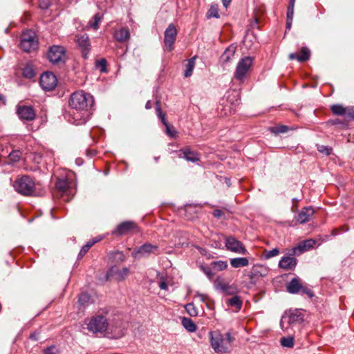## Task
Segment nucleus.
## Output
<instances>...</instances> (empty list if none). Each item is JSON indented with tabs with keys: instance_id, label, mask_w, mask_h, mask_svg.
Returning a JSON list of instances; mask_svg holds the SVG:
<instances>
[{
	"instance_id": "64",
	"label": "nucleus",
	"mask_w": 354,
	"mask_h": 354,
	"mask_svg": "<svg viewBox=\"0 0 354 354\" xmlns=\"http://www.w3.org/2000/svg\"><path fill=\"white\" fill-rule=\"evenodd\" d=\"M295 0H290L288 6H295Z\"/></svg>"
},
{
	"instance_id": "1",
	"label": "nucleus",
	"mask_w": 354,
	"mask_h": 354,
	"mask_svg": "<svg viewBox=\"0 0 354 354\" xmlns=\"http://www.w3.org/2000/svg\"><path fill=\"white\" fill-rule=\"evenodd\" d=\"M210 344L214 351L218 354L227 353L234 337L230 332L222 334L219 331H210L209 333Z\"/></svg>"
},
{
	"instance_id": "11",
	"label": "nucleus",
	"mask_w": 354,
	"mask_h": 354,
	"mask_svg": "<svg viewBox=\"0 0 354 354\" xmlns=\"http://www.w3.org/2000/svg\"><path fill=\"white\" fill-rule=\"evenodd\" d=\"M225 246L231 252L245 254L247 250L243 244L234 236H228L225 239Z\"/></svg>"
},
{
	"instance_id": "24",
	"label": "nucleus",
	"mask_w": 354,
	"mask_h": 354,
	"mask_svg": "<svg viewBox=\"0 0 354 354\" xmlns=\"http://www.w3.org/2000/svg\"><path fill=\"white\" fill-rule=\"evenodd\" d=\"M301 284L299 278H293L286 286L287 291L290 294H297L300 292Z\"/></svg>"
},
{
	"instance_id": "3",
	"label": "nucleus",
	"mask_w": 354,
	"mask_h": 354,
	"mask_svg": "<svg viewBox=\"0 0 354 354\" xmlns=\"http://www.w3.org/2000/svg\"><path fill=\"white\" fill-rule=\"evenodd\" d=\"M304 321V313L302 309H294L286 311L282 316L280 326L283 330L289 326L301 324Z\"/></svg>"
},
{
	"instance_id": "39",
	"label": "nucleus",
	"mask_w": 354,
	"mask_h": 354,
	"mask_svg": "<svg viewBox=\"0 0 354 354\" xmlns=\"http://www.w3.org/2000/svg\"><path fill=\"white\" fill-rule=\"evenodd\" d=\"M207 17L208 18H210V17L218 18L219 17L218 8L217 5H212L210 6V8L209 9V10L207 13Z\"/></svg>"
},
{
	"instance_id": "40",
	"label": "nucleus",
	"mask_w": 354,
	"mask_h": 354,
	"mask_svg": "<svg viewBox=\"0 0 354 354\" xmlns=\"http://www.w3.org/2000/svg\"><path fill=\"white\" fill-rule=\"evenodd\" d=\"M90 299L91 297L87 292H82L79 296L78 302L80 305L84 306L89 302Z\"/></svg>"
},
{
	"instance_id": "13",
	"label": "nucleus",
	"mask_w": 354,
	"mask_h": 354,
	"mask_svg": "<svg viewBox=\"0 0 354 354\" xmlns=\"http://www.w3.org/2000/svg\"><path fill=\"white\" fill-rule=\"evenodd\" d=\"M75 42L80 48L84 59L88 57L91 50L88 36L86 34H79L75 36Z\"/></svg>"
},
{
	"instance_id": "33",
	"label": "nucleus",
	"mask_w": 354,
	"mask_h": 354,
	"mask_svg": "<svg viewBox=\"0 0 354 354\" xmlns=\"http://www.w3.org/2000/svg\"><path fill=\"white\" fill-rule=\"evenodd\" d=\"M102 19V15L100 13H96L93 17V19L88 22V26L94 30H97Z\"/></svg>"
},
{
	"instance_id": "23",
	"label": "nucleus",
	"mask_w": 354,
	"mask_h": 354,
	"mask_svg": "<svg viewBox=\"0 0 354 354\" xmlns=\"http://www.w3.org/2000/svg\"><path fill=\"white\" fill-rule=\"evenodd\" d=\"M236 50V46L234 45H230L229 47H227L221 56V62L223 64L230 62L234 57Z\"/></svg>"
},
{
	"instance_id": "9",
	"label": "nucleus",
	"mask_w": 354,
	"mask_h": 354,
	"mask_svg": "<svg viewBox=\"0 0 354 354\" xmlns=\"http://www.w3.org/2000/svg\"><path fill=\"white\" fill-rule=\"evenodd\" d=\"M68 121L75 125L85 124L88 120L89 113L86 110L76 111L71 109L68 113Z\"/></svg>"
},
{
	"instance_id": "51",
	"label": "nucleus",
	"mask_w": 354,
	"mask_h": 354,
	"mask_svg": "<svg viewBox=\"0 0 354 354\" xmlns=\"http://www.w3.org/2000/svg\"><path fill=\"white\" fill-rule=\"evenodd\" d=\"M52 0H39V6L41 9H48L51 4Z\"/></svg>"
},
{
	"instance_id": "43",
	"label": "nucleus",
	"mask_w": 354,
	"mask_h": 354,
	"mask_svg": "<svg viewBox=\"0 0 354 354\" xmlns=\"http://www.w3.org/2000/svg\"><path fill=\"white\" fill-rule=\"evenodd\" d=\"M21 155V153L19 151H12L9 154V158L12 162H16L19 160Z\"/></svg>"
},
{
	"instance_id": "4",
	"label": "nucleus",
	"mask_w": 354,
	"mask_h": 354,
	"mask_svg": "<svg viewBox=\"0 0 354 354\" xmlns=\"http://www.w3.org/2000/svg\"><path fill=\"white\" fill-rule=\"evenodd\" d=\"M253 61V57L250 56H245L241 59L234 73V77L240 82H243L250 72Z\"/></svg>"
},
{
	"instance_id": "32",
	"label": "nucleus",
	"mask_w": 354,
	"mask_h": 354,
	"mask_svg": "<svg viewBox=\"0 0 354 354\" xmlns=\"http://www.w3.org/2000/svg\"><path fill=\"white\" fill-rule=\"evenodd\" d=\"M347 109L340 104H334L331 106L332 112L337 115H346Z\"/></svg>"
},
{
	"instance_id": "34",
	"label": "nucleus",
	"mask_w": 354,
	"mask_h": 354,
	"mask_svg": "<svg viewBox=\"0 0 354 354\" xmlns=\"http://www.w3.org/2000/svg\"><path fill=\"white\" fill-rule=\"evenodd\" d=\"M280 344L283 347L292 348L294 346V337L292 336L283 337L281 338Z\"/></svg>"
},
{
	"instance_id": "44",
	"label": "nucleus",
	"mask_w": 354,
	"mask_h": 354,
	"mask_svg": "<svg viewBox=\"0 0 354 354\" xmlns=\"http://www.w3.org/2000/svg\"><path fill=\"white\" fill-rule=\"evenodd\" d=\"M96 66L100 68L101 72L106 71V60L105 59H101L96 62Z\"/></svg>"
},
{
	"instance_id": "7",
	"label": "nucleus",
	"mask_w": 354,
	"mask_h": 354,
	"mask_svg": "<svg viewBox=\"0 0 354 354\" xmlns=\"http://www.w3.org/2000/svg\"><path fill=\"white\" fill-rule=\"evenodd\" d=\"M107 319L102 315L93 317L87 324V328L93 333H104L108 328Z\"/></svg>"
},
{
	"instance_id": "48",
	"label": "nucleus",
	"mask_w": 354,
	"mask_h": 354,
	"mask_svg": "<svg viewBox=\"0 0 354 354\" xmlns=\"http://www.w3.org/2000/svg\"><path fill=\"white\" fill-rule=\"evenodd\" d=\"M299 292L301 295H307L310 298H312L315 296V294L312 290L303 286H301V288Z\"/></svg>"
},
{
	"instance_id": "57",
	"label": "nucleus",
	"mask_w": 354,
	"mask_h": 354,
	"mask_svg": "<svg viewBox=\"0 0 354 354\" xmlns=\"http://www.w3.org/2000/svg\"><path fill=\"white\" fill-rule=\"evenodd\" d=\"M158 286L162 290H167V284L165 281H160L158 283Z\"/></svg>"
},
{
	"instance_id": "18",
	"label": "nucleus",
	"mask_w": 354,
	"mask_h": 354,
	"mask_svg": "<svg viewBox=\"0 0 354 354\" xmlns=\"http://www.w3.org/2000/svg\"><path fill=\"white\" fill-rule=\"evenodd\" d=\"M214 286L216 290H221L226 295H234L236 292L234 286L224 282L223 279L219 278L214 281Z\"/></svg>"
},
{
	"instance_id": "53",
	"label": "nucleus",
	"mask_w": 354,
	"mask_h": 354,
	"mask_svg": "<svg viewBox=\"0 0 354 354\" xmlns=\"http://www.w3.org/2000/svg\"><path fill=\"white\" fill-rule=\"evenodd\" d=\"M294 7L292 6H288L287 10V18H293L294 15Z\"/></svg>"
},
{
	"instance_id": "55",
	"label": "nucleus",
	"mask_w": 354,
	"mask_h": 354,
	"mask_svg": "<svg viewBox=\"0 0 354 354\" xmlns=\"http://www.w3.org/2000/svg\"><path fill=\"white\" fill-rule=\"evenodd\" d=\"M39 333L38 331H35L30 335V338L35 341H37V340H39Z\"/></svg>"
},
{
	"instance_id": "12",
	"label": "nucleus",
	"mask_w": 354,
	"mask_h": 354,
	"mask_svg": "<svg viewBox=\"0 0 354 354\" xmlns=\"http://www.w3.org/2000/svg\"><path fill=\"white\" fill-rule=\"evenodd\" d=\"M177 30L173 24H170L164 33V43L169 51L173 50V45L176 41Z\"/></svg>"
},
{
	"instance_id": "28",
	"label": "nucleus",
	"mask_w": 354,
	"mask_h": 354,
	"mask_svg": "<svg viewBox=\"0 0 354 354\" xmlns=\"http://www.w3.org/2000/svg\"><path fill=\"white\" fill-rule=\"evenodd\" d=\"M315 243H316V241L313 239H308V240L304 241L301 242L296 248L294 249V252L296 250H299L301 252H306V251L311 249L312 248H313Z\"/></svg>"
},
{
	"instance_id": "19",
	"label": "nucleus",
	"mask_w": 354,
	"mask_h": 354,
	"mask_svg": "<svg viewBox=\"0 0 354 354\" xmlns=\"http://www.w3.org/2000/svg\"><path fill=\"white\" fill-rule=\"evenodd\" d=\"M315 213V210L311 207H305L298 214L296 217L297 221L299 223H306L308 222Z\"/></svg>"
},
{
	"instance_id": "16",
	"label": "nucleus",
	"mask_w": 354,
	"mask_h": 354,
	"mask_svg": "<svg viewBox=\"0 0 354 354\" xmlns=\"http://www.w3.org/2000/svg\"><path fill=\"white\" fill-rule=\"evenodd\" d=\"M158 250V245H152L151 243H145L138 248L132 252V256L134 258H140L145 256H149L151 253Z\"/></svg>"
},
{
	"instance_id": "15",
	"label": "nucleus",
	"mask_w": 354,
	"mask_h": 354,
	"mask_svg": "<svg viewBox=\"0 0 354 354\" xmlns=\"http://www.w3.org/2000/svg\"><path fill=\"white\" fill-rule=\"evenodd\" d=\"M129 274V269L127 267L119 269L116 266H112L106 273V278H115L118 281L124 280Z\"/></svg>"
},
{
	"instance_id": "58",
	"label": "nucleus",
	"mask_w": 354,
	"mask_h": 354,
	"mask_svg": "<svg viewBox=\"0 0 354 354\" xmlns=\"http://www.w3.org/2000/svg\"><path fill=\"white\" fill-rule=\"evenodd\" d=\"M292 20H293V18H287V21H286V29H288L290 30V28H291V26H292Z\"/></svg>"
},
{
	"instance_id": "36",
	"label": "nucleus",
	"mask_w": 354,
	"mask_h": 354,
	"mask_svg": "<svg viewBox=\"0 0 354 354\" xmlns=\"http://www.w3.org/2000/svg\"><path fill=\"white\" fill-rule=\"evenodd\" d=\"M227 303L228 305L236 307L238 310H240L242 307V301L240 299V297L238 296H234L233 297L229 299Z\"/></svg>"
},
{
	"instance_id": "59",
	"label": "nucleus",
	"mask_w": 354,
	"mask_h": 354,
	"mask_svg": "<svg viewBox=\"0 0 354 354\" xmlns=\"http://www.w3.org/2000/svg\"><path fill=\"white\" fill-rule=\"evenodd\" d=\"M86 153H87L88 156H93L95 155L96 151L94 149L87 150Z\"/></svg>"
},
{
	"instance_id": "37",
	"label": "nucleus",
	"mask_w": 354,
	"mask_h": 354,
	"mask_svg": "<svg viewBox=\"0 0 354 354\" xmlns=\"http://www.w3.org/2000/svg\"><path fill=\"white\" fill-rule=\"evenodd\" d=\"M156 111L157 116L161 120L162 124H166L167 122L165 118V114L162 112L161 109L160 101L156 102Z\"/></svg>"
},
{
	"instance_id": "41",
	"label": "nucleus",
	"mask_w": 354,
	"mask_h": 354,
	"mask_svg": "<svg viewBox=\"0 0 354 354\" xmlns=\"http://www.w3.org/2000/svg\"><path fill=\"white\" fill-rule=\"evenodd\" d=\"M317 150L326 156L330 155L332 153L333 149L330 147L329 146L322 145H317Z\"/></svg>"
},
{
	"instance_id": "46",
	"label": "nucleus",
	"mask_w": 354,
	"mask_h": 354,
	"mask_svg": "<svg viewBox=\"0 0 354 354\" xmlns=\"http://www.w3.org/2000/svg\"><path fill=\"white\" fill-rule=\"evenodd\" d=\"M166 127V133L172 138H175L177 136V131L171 128L168 124V122L166 123V124H164Z\"/></svg>"
},
{
	"instance_id": "6",
	"label": "nucleus",
	"mask_w": 354,
	"mask_h": 354,
	"mask_svg": "<svg viewBox=\"0 0 354 354\" xmlns=\"http://www.w3.org/2000/svg\"><path fill=\"white\" fill-rule=\"evenodd\" d=\"M20 46L25 52H31L37 49L38 41L35 32L30 30L23 32L21 36Z\"/></svg>"
},
{
	"instance_id": "20",
	"label": "nucleus",
	"mask_w": 354,
	"mask_h": 354,
	"mask_svg": "<svg viewBox=\"0 0 354 354\" xmlns=\"http://www.w3.org/2000/svg\"><path fill=\"white\" fill-rule=\"evenodd\" d=\"M136 227V225L133 221H124L118 225L113 232L115 235H122Z\"/></svg>"
},
{
	"instance_id": "22",
	"label": "nucleus",
	"mask_w": 354,
	"mask_h": 354,
	"mask_svg": "<svg viewBox=\"0 0 354 354\" xmlns=\"http://www.w3.org/2000/svg\"><path fill=\"white\" fill-rule=\"evenodd\" d=\"M310 51L307 47H302L301 49V54L290 53L288 55L290 59H297L299 62H305L310 59Z\"/></svg>"
},
{
	"instance_id": "14",
	"label": "nucleus",
	"mask_w": 354,
	"mask_h": 354,
	"mask_svg": "<svg viewBox=\"0 0 354 354\" xmlns=\"http://www.w3.org/2000/svg\"><path fill=\"white\" fill-rule=\"evenodd\" d=\"M17 113L21 120L32 121L35 118V110L30 106L18 105Z\"/></svg>"
},
{
	"instance_id": "8",
	"label": "nucleus",
	"mask_w": 354,
	"mask_h": 354,
	"mask_svg": "<svg viewBox=\"0 0 354 354\" xmlns=\"http://www.w3.org/2000/svg\"><path fill=\"white\" fill-rule=\"evenodd\" d=\"M48 59L53 64H64L66 60L65 48L62 46H52L48 52Z\"/></svg>"
},
{
	"instance_id": "27",
	"label": "nucleus",
	"mask_w": 354,
	"mask_h": 354,
	"mask_svg": "<svg viewBox=\"0 0 354 354\" xmlns=\"http://www.w3.org/2000/svg\"><path fill=\"white\" fill-rule=\"evenodd\" d=\"M249 261L245 257H237L230 259V265L234 268H239L248 266Z\"/></svg>"
},
{
	"instance_id": "61",
	"label": "nucleus",
	"mask_w": 354,
	"mask_h": 354,
	"mask_svg": "<svg viewBox=\"0 0 354 354\" xmlns=\"http://www.w3.org/2000/svg\"><path fill=\"white\" fill-rule=\"evenodd\" d=\"M152 106H151V101L150 100H148L145 104V108L147 109H151Z\"/></svg>"
},
{
	"instance_id": "52",
	"label": "nucleus",
	"mask_w": 354,
	"mask_h": 354,
	"mask_svg": "<svg viewBox=\"0 0 354 354\" xmlns=\"http://www.w3.org/2000/svg\"><path fill=\"white\" fill-rule=\"evenodd\" d=\"M346 116L350 119L354 120V107H349L347 109Z\"/></svg>"
},
{
	"instance_id": "30",
	"label": "nucleus",
	"mask_w": 354,
	"mask_h": 354,
	"mask_svg": "<svg viewBox=\"0 0 354 354\" xmlns=\"http://www.w3.org/2000/svg\"><path fill=\"white\" fill-rule=\"evenodd\" d=\"M22 75L24 77L30 80L35 76V71L31 64H27L23 67Z\"/></svg>"
},
{
	"instance_id": "63",
	"label": "nucleus",
	"mask_w": 354,
	"mask_h": 354,
	"mask_svg": "<svg viewBox=\"0 0 354 354\" xmlns=\"http://www.w3.org/2000/svg\"><path fill=\"white\" fill-rule=\"evenodd\" d=\"M0 101H2L3 103H5L6 101L5 97L1 94H0Z\"/></svg>"
},
{
	"instance_id": "62",
	"label": "nucleus",
	"mask_w": 354,
	"mask_h": 354,
	"mask_svg": "<svg viewBox=\"0 0 354 354\" xmlns=\"http://www.w3.org/2000/svg\"><path fill=\"white\" fill-rule=\"evenodd\" d=\"M100 240V239L95 238V239H93L92 240H90L89 241L90 242H93V245H94L95 243L98 242Z\"/></svg>"
},
{
	"instance_id": "47",
	"label": "nucleus",
	"mask_w": 354,
	"mask_h": 354,
	"mask_svg": "<svg viewBox=\"0 0 354 354\" xmlns=\"http://www.w3.org/2000/svg\"><path fill=\"white\" fill-rule=\"evenodd\" d=\"M201 270L205 274L208 279H212L214 277V273L211 269V268L208 266H201Z\"/></svg>"
},
{
	"instance_id": "21",
	"label": "nucleus",
	"mask_w": 354,
	"mask_h": 354,
	"mask_svg": "<svg viewBox=\"0 0 354 354\" xmlns=\"http://www.w3.org/2000/svg\"><path fill=\"white\" fill-rule=\"evenodd\" d=\"M297 265V259L293 257H283L279 262V267L281 269L292 270Z\"/></svg>"
},
{
	"instance_id": "49",
	"label": "nucleus",
	"mask_w": 354,
	"mask_h": 354,
	"mask_svg": "<svg viewBox=\"0 0 354 354\" xmlns=\"http://www.w3.org/2000/svg\"><path fill=\"white\" fill-rule=\"evenodd\" d=\"M185 309L191 316H196L198 314L197 310L192 304H188L185 306Z\"/></svg>"
},
{
	"instance_id": "17",
	"label": "nucleus",
	"mask_w": 354,
	"mask_h": 354,
	"mask_svg": "<svg viewBox=\"0 0 354 354\" xmlns=\"http://www.w3.org/2000/svg\"><path fill=\"white\" fill-rule=\"evenodd\" d=\"M178 153V156L180 158H183L186 160L192 162H196L200 160L198 153L194 151H192L189 147H185L180 149Z\"/></svg>"
},
{
	"instance_id": "29",
	"label": "nucleus",
	"mask_w": 354,
	"mask_h": 354,
	"mask_svg": "<svg viewBox=\"0 0 354 354\" xmlns=\"http://www.w3.org/2000/svg\"><path fill=\"white\" fill-rule=\"evenodd\" d=\"M196 57L194 56L187 60V64L185 65V70L184 73V76L185 77H190L192 75L193 70L195 66V60Z\"/></svg>"
},
{
	"instance_id": "26",
	"label": "nucleus",
	"mask_w": 354,
	"mask_h": 354,
	"mask_svg": "<svg viewBox=\"0 0 354 354\" xmlns=\"http://www.w3.org/2000/svg\"><path fill=\"white\" fill-rule=\"evenodd\" d=\"M55 187L61 194L64 195L68 190L69 182L66 178H58L56 181Z\"/></svg>"
},
{
	"instance_id": "38",
	"label": "nucleus",
	"mask_w": 354,
	"mask_h": 354,
	"mask_svg": "<svg viewBox=\"0 0 354 354\" xmlns=\"http://www.w3.org/2000/svg\"><path fill=\"white\" fill-rule=\"evenodd\" d=\"M212 265L214 267V268L216 269L218 271L225 270L227 268V261H213L212 263Z\"/></svg>"
},
{
	"instance_id": "60",
	"label": "nucleus",
	"mask_w": 354,
	"mask_h": 354,
	"mask_svg": "<svg viewBox=\"0 0 354 354\" xmlns=\"http://www.w3.org/2000/svg\"><path fill=\"white\" fill-rule=\"evenodd\" d=\"M232 0H222L223 6L227 8Z\"/></svg>"
},
{
	"instance_id": "2",
	"label": "nucleus",
	"mask_w": 354,
	"mask_h": 354,
	"mask_svg": "<svg viewBox=\"0 0 354 354\" xmlns=\"http://www.w3.org/2000/svg\"><path fill=\"white\" fill-rule=\"evenodd\" d=\"M94 105V98L90 93L83 91L73 93L69 100L71 109L76 111H88Z\"/></svg>"
},
{
	"instance_id": "10",
	"label": "nucleus",
	"mask_w": 354,
	"mask_h": 354,
	"mask_svg": "<svg viewBox=\"0 0 354 354\" xmlns=\"http://www.w3.org/2000/svg\"><path fill=\"white\" fill-rule=\"evenodd\" d=\"M57 77L51 72H45L40 77V86L45 91H53L57 86Z\"/></svg>"
},
{
	"instance_id": "50",
	"label": "nucleus",
	"mask_w": 354,
	"mask_h": 354,
	"mask_svg": "<svg viewBox=\"0 0 354 354\" xmlns=\"http://www.w3.org/2000/svg\"><path fill=\"white\" fill-rule=\"evenodd\" d=\"M59 350L55 346H50L43 351L42 354H57Z\"/></svg>"
},
{
	"instance_id": "31",
	"label": "nucleus",
	"mask_w": 354,
	"mask_h": 354,
	"mask_svg": "<svg viewBox=\"0 0 354 354\" xmlns=\"http://www.w3.org/2000/svg\"><path fill=\"white\" fill-rule=\"evenodd\" d=\"M182 325L186 330L191 333L195 332L197 329L196 325L194 322L187 317H183L182 319Z\"/></svg>"
},
{
	"instance_id": "45",
	"label": "nucleus",
	"mask_w": 354,
	"mask_h": 354,
	"mask_svg": "<svg viewBox=\"0 0 354 354\" xmlns=\"http://www.w3.org/2000/svg\"><path fill=\"white\" fill-rule=\"evenodd\" d=\"M279 253V251L277 248H273L270 250H266L264 255L266 259H270L272 257L277 256Z\"/></svg>"
},
{
	"instance_id": "56",
	"label": "nucleus",
	"mask_w": 354,
	"mask_h": 354,
	"mask_svg": "<svg viewBox=\"0 0 354 354\" xmlns=\"http://www.w3.org/2000/svg\"><path fill=\"white\" fill-rule=\"evenodd\" d=\"M213 215L216 218H220L223 215V212L221 209H215L213 212Z\"/></svg>"
},
{
	"instance_id": "35",
	"label": "nucleus",
	"mask_w": 354,
	"mask_h": 354,
	"mask_svg": "<svg viewBox=\"0 0 354 354\" xmlns=\"http://www.w3.org/2000/svg\"><path fill=\"white\" fill-rule=\"evenodd\" d=\"M269 129L271 133L277 135L279 133H284L288 132V131L289 130V127L286 125H278L275 127H272Z\"/></svg>"
},
{
	"instance_id": "54",
	"label": "nucleus",
	"mask_w": 354,
	"mask_h": 354,
	"mask_svg": "<svg viewBox=\"0 0 354 354\" xmlns=\"http://www.w3.org/2000/svg\"><path fill=\"white\" fill-rule=\"evenodd\" d=\"M196 296L198 297L200 299V300L203 302H205L208 299L207 295H204V294H201L198 292L196 293Z\"/></svg>"
},
{
	"instance_id": "5",
	"label": "nucleus",
	"mask_w": 354,
	"mask_h": 354,
	"mask_svg": "<svg viewBox=\"0 0 354 354\" xmlns=\"http://www.w3.org/2000/svg\"><path fill=\"white\" fill-rule=\"evenodd\" d=\"M15 189L24 196H30L35 190V183L28 176L17 178L14 183Z\"/></svg>"
},
{
	"instance_id": "42",
	"label": "nucleus",
	"mask_w": 354,
	"mask_h": 354,
	"mask_svg": "<svg viewBox=\"0 0 354 354\" xmlns=\"http://www.w3.org/2000/svg\"><path fill=\"white\" fill-rule=\"evenodd\" d=\"M93 245V242L88 241L86 244L83 245L79 252L78 257L81 258L84 257L87 252L89 250V249Z\"/></svg>"
},
{
	"instance_id": "25",
	"label": "nucleus",
	"mask_w": 354,
	"mask_h": 354,
	"mask_svg": "<svg viewBox=\"0 0 354 354\" xmlns=\"http://www.w3.org/2000/svg\"><path fill=\"white\" fill-rule=\"evenodd\" d=\"M129 31L126 28H120L118 30H115L114 32L115 39L120 42H124L127 41L129 39Z\"/></svg>"
}]
</instances>
